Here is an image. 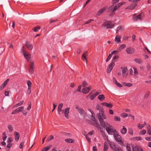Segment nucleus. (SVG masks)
<instances>
[{"mask_svg": "<svg viewBox=\"0 0 151 151\" xmlns=\"http://www.w3.org/2000/svg\"><path fill=\"white\" fill-rule=\"evenodd\" d=\"M76 109L77 110L78 113L82 116H85L86 115V114L85 111L82 108L78 107H76Z\"/></svg>", "mask_w": 151, "mask_h": 151, "instance_id": "1a4fd4ad", "label": "nucleus"}, {"mask_svg": "<svg viewBox=\"0 0 151 151\" xmlns=\"http://www.w3.org/2000/svg\"><path fill=\"white\" fill-rule=\"evenodd\" d=\"M126 47L125 44H123L121 45L119 48L118 49V50L119 51H120L122 50L125 48Z\"/></svg>", "mask_w": 151, "mask_h": 151, "instance_id": "bb28decb", "label": "nucleus"}, {"mask_svg": "<svg viewBox=\"0 0 151 151\" xmlns=\"http://www.w3.org/2000/svg\"><path fill=\"white\" fill-rule=\"evenodd\" d=\"M133 151H143V149L140 147L136 146L134 147H132Z\"/></svg>", "mask_w": 151, "mask_h": 151, "instance_id": "9b49d317", "label": "nucleus"}, {"mask_svg": "<svg viewBox=\"0 0 151 151\" xmlns=\"http://www.w3.org/2000/svg\"><path fill=\"white\" fill-rule=\"evenodd\" d=\"M113 8H114V5H112L111 6H110L108 8L109 11H110L112 10V9Z\"/></svg>", "mask_w": 151, "mask_h": 151, "instance_id": "69168bd1", "label": "nucleus"}, {"mask_svg": "<svg viewBox=\"0 0 151 151\" xmlns=\"http://www.w3.org/2000/svg\"><path fill=\"white\" fill-rule=\"evenodd\" d=\"M96 108L97 110H99V111H103V108L102 107H101L99 104H97L96 106Z\"/></svg>", "mask_w": 151, "mask_h": 151, "instance_id": "c756f323", "label": "nucleus"}, {"mask_svg": "<svg viewBox=\"0 0 151 151\" xmlns=\"http://www.w3.org/2000/svg\"><path fill=\"white\" fill-rule=\"evenodd\" d=\"M108 149V146L107 142L104 143L103 151H107Z\"/></svg>", "mask_w": 151, "mask_h": 151, "instance_id": "b1692460", "label": "nucleus"}, {"mask_svg": "<svg viewBox=\"0 0 151 151\" xmlns=\"http://www.w3.org/2000/svg\"><path fill=\"white\" fill-rule=\"evenodd\" d=\"M127 131V129L125 127L123 126L122 129L121 130V132L123 134H125L126 133Z\"/></svg>", "mask_w": 151, "mask_h": 151, "instance_id": "393cba45", "label": "nucleus"}, {"mask_svg": "<svg viewBox=\"0 0 151 151\" xmlns=\"http://www.w3.org/2000/svg\"><path fill=\"white\" fill-rule=\"evenodd\" d=\"M112 68H111L109 66V67L107 68V73H110L111 70H112Z\"/></svg>", "mask_w": 151, "mask_h": 151, "instance_id": "864d4df0", "label": "nucleus"}, {"mask_svg": "<svg viewBox=\"0 0 151 151\" xmlns=\"http://www.w3.org/2000/svg\"><path fill=\"white\" fill-rule=\"evenodd\" d=\"M146 132V131L145 130H143L142 131H140L139 132V134H145Z\"/></svg>", "mask_w": 151, "mask_h": 151, "instance_id": "3c124183", "label": "nucleus"}, {"mask_svg": "<svg viewBox=\"0 0 151 151\" xmlns=\"http://www.w3.org/2000/svg\"><path fill=\"white\" fill-rule=\"evenodd\" d=\"M102 26L106 29H111L114 27V24L111 22L107 21L104 23L102 24Z\"/></svg>", "mask_w": 151, "mask_h": 151, "instance_id": "20e7f679", "label": "nucleus"}, {"mask_svg": "<svg viewBox=\"0 0 151 151\" xmlns=\"http://www.w3.org/2000/svg\"><path fill=\"white\" fill-rule=\"evenodd\" d=\"M27 83L28 86V89H31L32 83L31 81L29 80L27 81Z\"/></svg>", "mask_w": 151, "mask_h": 151, "instance_id": "c85d7f7f", "label": "nucleus"}, {"mask_svg": "<svg viewBox=\"0 0 151 151\" xmlns=\"http://www.w3.org/2000/svg\"><path fill=\"white\" fill-rule=\"evenodd\" d=\"M91 89V87H88L85 88H83L82 89V92L86 94L88 93Z\"/></svg>", "mask_w": 151, "mask_h": 151, "instance_id": "9d476101", "label": "nucleus"}, {"mask_svg": "<svg viewBox=\"0 0 151 151\" xmlns=\"http://www.w3.org/2000/svg\"><path fill=\"white\" fill-rule=\"evenodd\" d=\"M94 131H91V132H89L88 134V135H93L94 133Z\"/></svg>", "mask_w": 151, "mask_h": 151, "instance_id": "680f3d73", "label": "nucleus"}, {"mask_svg": "<svg viewBox=\"0 0 151 151\" xmlns=\"http://www.w3.org/2000/svg\"><path fill=\"white\" fill-rule=\"evenodd\" d=\"M104 127H106V129L107 133L110 135L114 134L116 130L114 128L109 124L106 123L105 126Z\"/></svg>", "mask_w": 151, "mask_h": 151, "instance_id": "f03ea898", "label": "nucleus"}, {"mask_svg": "<svg viewBox=\"0 0 151 151\" xmlns=\"http://www.w3.org/2000/svg\"><path fill=\"white\" fill-rule=\"evenodd\" d=\"M134 61L140 64L141 63V60L140 59L136 58L134 60Z\"/></svg>", "mask_w": 151, "mask_h": 151, "instance_id": "4c0bfd02", "label": "nucleus"}, {"mask_svg": "<svg viewBox=\"0 0 151 151\" xmlns=\"http://www.w3.org/2000/svg\"><path fill=\"white\" fill-rule=\"evenodd\" d=\"M24 47L23 46L22 47L21 49L22 51L23 52V54L25 53L26 52L25 51V50L24 49Z\"/></svg>", "mask_w": 151, "mask_h": 151, "instance_id": "bf43d9fd", "label": "nucleus"}, {"mask_svg": "<svg viewBox=\"0 0 151 151\" xmlns=\"http://www.w3.org/2000/svg\"><path fill=\"white\" fill-rule=\"evenodd\" d=\"M65 141L66 142H70L72 143L73 142V141H74V140H73L72 139H65Z\"/></svg>", "mask_w": 151, "mask_h": 151, "instance_id": "58836bf2", "label": "nucleus"}, {"mask_svg": "<svg viewBox=\"0 0 151 151\" xmlns=\"http://www.w3.org/2000/svg\"><path fill=\"white\" fill-rule=\"evenodd\" d=\"M24 144V142H22L19 145V148L20 149H22Z\"/></svg>", "mask_w": 151, "mask_h": 151, "instance_id": "13d9d810", "label": "nucleus"}, {"mask_svg": "<svg viewBox=\"0 0 151 151\" xmlns=\"http://www.w3.org/2000/svg\"><path fill=\"white\" fill-rule=\"evenodd\" d=\"M135 140H142L143 139L142 137H136L134 138Z\"/></svg>", "mask_w": 151, "mask_h": 151, "instance_id": "09e8293b", "label": "nucleus"}, {"mask_svg": "<svg viewBox=\"0 0 151 151\" xmlns=\"http://www.w3.org/2000/svg\"><path fill=\"white\" fill-rule=\"evenodd\" d=\"M40 28V26H38L37 27H35L34 29H32L34 31V32H37L38 31Z\"/></svg>", "mask_w": 151, "mask_h": 151, "instance_id": "473e14b6", "label": "nucleus"}, {"mask_svg": "<svg viewBox=\"0 0 151 151\" xmlns=\"http://www.w3.org/2000/svg\"><path fill=\"white\" fill-rule=\"evenodd\" d=\"M63 106V104L62 103H61L59 104L58 106V109H61Z\"/></svg>", "mask_w": 151, "mask_h": 151, "instance_id": "6e6d98bb", "label": "nucleus"}, {"mask_svg": "<svg viewBox=\"0 0 151 151\" xmlns=\"http://www.w3.org/2000/svg\"><path fill=\"white\" fill-rule=\"evenodd\" d=\"M101 104L104 106H106L107 107L111 108L112 106L111 104H108L106 102H103L101 103Z\"/></svg>", "mask_w": 151, "mask_h": 151, "instance_id": "4be33fe9", "label": "nucleus"}, {"mask_svg": "<svg viewBox=\"0 0 151 151\" xmlns=\"http://www.w3.org/2000/svg\"><path fill=\"white\" fill-rule=\"evenodd\" d=\"M133 68L134 70V76H136L138 75V72L137 69L136 68L134 67H133Z\"/></svg>", "mask_w": 151, "mask_h": 151, "instance_id": "f704fd0d", "label": "nucleus"}, {"mask_svg": "<svg viewBox=\"0 0 151 151\" xmlns=\"http://www.w3.org/2000/svg\"><path fill=\"white\" fill-rule=\"evenodd\" d=\"M94 114V113H92V114L91 115V119L93 121H94L95 123H97V120L95 119V117L93 116V115Z\"/></svg>", "mask_w": 151, "mask_h": 151, "instance_id": "c9c22d12", "label": "nucleus"}, {"mask_svg": "<svg viewBox=\"0 0 151 151\" xmlns=\"http://www.w3.org/2000/svg\"><path fill=\"white\" fill-rule=\"evenodd\" d=\"M7 128L10 132H12L13 131V127L12 125H9L7 126Z\"/></svg>", "mask_w": 151, "mask_h": 151, "instance_id": "e433bc0d", "label": "nucleus"}, {"mask_svg": "<svg viewBox=\"0 0 151 151\" xmlns=\"http://www.w3.org/2000/svg\"><path fill=\"white\" fill-rule=\"evenodd\" d=\"M119 58V56L118 55H115L112 58V61L114 62V61L116 59H118Z\"/></svg>", "mask_w": 151, "mask_h": 151, "instance_id": "4d7b16f0", "label": "nucleus"}, {"mask_svg": "<svg viewBox=\"0 0 151 151\" xmlns=\"http://www.w3.org/2000/svg\"><path fill=\"white\" fill-rule=\"evenodd\" d=\"M143 18V16L141 14L137 15L136 14H134L132 17V18L134 20L137 21L141 20Z\"/></svg>", "mask_w": 151, "mask_h": 151, "instance_id": "39448f33", "label": "nucleus"}, {"mask_svg": "<svg viewBox=\"0 0 151 151\" xmlns=\"http://www.w3.org/2000/svg\"><path fill=\"white\" fill-rule=\"evenodd\" d=\"M124 83V85L125 86H126L128 87L131 86H132V83Z\"/></svg>", "mask_w": 151, "mask_h": 151, "instance_id": "79ce46f5", "label": "nucleus"}, {"mask_svg": "<svg viewBox=\"0 0 151 151\" xmlns=\"http://www.w3.org/2000/svg\"><path fill=\"white\" fill-rule=\"evenodd\" d=\"M121 36L119 35H117L115 38V41L118 43H120L121 42Z\"/></svg>", "mask_w": 151, "mask_h": 151, "instance_id": "ddd939ff", "label": "nucleus"}, {"mask_svg": "<svg viewBox=\"0 0 151 151\" xmlns=\"http://www.w3.org/2000/svg\"><path fill=\"white\" fill-rule=\"evenodd\" d=\"M122 29V27L121 26H119L117 27L116 30L117 32H118V31H120Z\"/></svg>", "mask_w": 151, "mask_h": 151, "instance_id": "5fc2aeb1", "label": "nucleus"}, {"mask_svg": "<svg viewBox=\"0 0 151 151\" xmlns=\"http://www.w3.org/2000/svg\"><path fill=\"white\" fill-rule=\"evenodd\" d=\"M52 147V145L44 147L41 151H47Z\"/></svg>", "mask_w": 151, "mask_h": 151, "instance_id": "5701e85b", "label": "nucleus"}, {"mask_svg": "<svg viewBox=\"0 0 151 151\" xmlns=\"http://www.w3.org/2000/svg\"><path fill=\"white\" fill-rule=\"evenodd\" d=\"M109 144L110 147L113 150H114L116 147L115 145L113 142L109 141Z\"/></svg>", "mask_w": 151, "mask_h": 151, "instance_id": "2eb2a0df", "label": "nucleus"}, {"mask_svg": "<svg viewBox=\"0 0 151 151\" xmlns=\"http://www.w3.org/2000/svg\"><path fill=\"white\" fill-rule=\"evenodd\" d=\"M116 140L118 142L120 145L123 146H125L122 140V137L119 135L117 133H115L114 135Z\"/></svg>", "mask_w": 151, "mask_h": 151, "instance_id": "7ed1b4c3", "label": "nucleus"}, {"mask_svg": "<svg viewBox=\"0 0 151 151\" xmlns=\"http://www.w3.org/2000/svg\"><path fill=\"white\" fill-rule=\"evenodd\" d=\"M83 134L85 136L86 139H87L88 141L89 142H90L91 139L90 138L88 137V134H86V133L84 132H83Z\"/></svg>", "mask_w": 151, "mask_h": 151, "instance_id": "7c9ffc66", "label": "nucleus"}, {"mask_svg": "<svg viewBox=\"0 0 151 151\" xmlns=\"http://www.w3.org/2000/svg\"><path fill=\"white\" fill-rule=\"evenodd\" d=\"M127 71V68H124L122 70V74L123 76V77L124 76V74L126 73Z\"/></svg>", "mask_w": 151, "mask_h": 151, "instance_id": "72a5a7b5", "label": "nucleus"}, {"mask_svg": "<svg viewBox=\"0 0 151 151\" xmlns=\"http://www.w3.org/2000/svg\"><path fill=\"white\" fill-rule=\"evenodd\" d=\"M112 55L111 54H109L108 57L106 59V61L107 62L111 58Z\"/></svg>", "mask_w": 151, "mask_h": 151, "instance_id": "de8ad7c7", "label": "nucleus"}, {"mask_svg": "<svg viewBox=\"0 0 151 151\" xmlns=\"http://www.w3.org/2000/svg\"><path fill=\"white\" fill-rule=\"evenodd\" d=\"M53 138L54 137L52 135H51L49 137L47 140V142H48L51 140V139H53Z\"/></svg>", "mask_w": 151, "mask_h": 151, "instance_id": "49530a36", "label": "nucleus"}, {"mask_svg": "<svg viewBox=\"0 0 151 151\" xmlns=\"http://www.w3.org/2000/svg\"><path fill=\"white\" fill-rule=\"evenodd\" d=\"M96 96L94 94L93 95L91 96L90 97V99L91 100H92L93 99L95 98Z\"/></svg>", "mask_w": 151, "mask_h": 151, "instance_id": "e2e57ef3", "label": "nucleus"}, {"mask_svg": "<svg viewBox=\"0 0 151 151\" xmlns=\"http://www.w3.org/2000/svg\"><path fill=\"white\" fill-rule=\"evenodd\" d=\"M114 150L115 151H123L120 148L119 149L117 147Z\"/></svg>", "mask_w": 151, "mask_h": 151, "instance_id": "338daca9", "label": "nucleus"}, {"mask_svg": "<svg viewBox=\"0 0 151 151\" xmlns=\"http://www.w3.org/2000/svg\"><path fill=\"white\" fill-rule=\"evenodd\" d=\"M137 6V4H132L127 7L126 8V9L131 10L133 9L136 6Z\"/></svg>", "mask_w": 151, "mask_h": 151, "instance_id": "6ab92c4d", "label": "nucleus"}, {"mask_svg": "<svg viewBox=\"0 0 151 151\" xmlns=\"http://www.w3.org/2000/svg\"><path fill=\"white\" fill-rule=\"evenodd\" d=\"M107 6H106L101 9L98 12L97 14L98 15H99L100 14L102 13L107 9Z\"/></svg>", "mask_w": 151, "mask_h": 151, "instance_id": "a211bd4d", "label": "nucleus"}, {"mask_svg": "<svg viewBox=\"0 0 151 151\" xmlns=\"http://www.w3.org/2000/svg\"><path fill=\"white\" fill-rule=\"evenodd\" d=\"M119 8V7H118V6H115L114 9L113 10L112 12H114Z\"/></svg>", "mask_w": 151, "mask_h": 151, "instance_id": "0e129e2a", "label": "nucleus"}, {"mask_svg": "<svg viewBox=\"0 0 151 151\" xmlns=\"http://www.w3.org/2000/svg\"><path fill=\"white\" fill-rule=\"evenodd\" d=\"M15 136V139L16 141H18L19 139L20 134L19 133L16 131H15L14 133Z\"/></svg>", "mask_w": 151, "mask_h": 151, "instance_id": "f8f14e48", "label": "nucleus"}, {"mask_svg": "<svg viewBox=\"0 0 151 151\" xmlns=\"http://www.w3.org/2000/svg\"><path fill=\"white\" fill-rule=\"evenodd\" d=\"M25 46L28 49L30 50H31L33 48V46L32 44H30L29 42H27L25 44Z\"/></svg>", "mask_w": 151, "mask_h": 151, "instance_id": "dca6fc26", "label": "nucleus"}, {"mask_svg": "<svg viewBox=\"0 0 151 151\" xmlns=\"http://www.w3.org/2000/svg\"><path fill=\"white\" fill-rule=\"evenodd\" d=\"M147 133L149 134L150 135H151V127L149 124L147 125Z\"/></svg>", "mask_w": 151, "mask_h": 151, "instance_id": "aec40b11", "label": "nucleus"}, {"mask_svg": "<svg viewBox=\"0 0 151 151\" xmlns=\"http://www.w3.org/2000/svg\"><path fill=\"white\" fill-rule=\"evenodd\" d=\"M98 98L100 100L103 101L105 97L104 95H100L98 96Z\"/></svg>", "mask_w": 151, "mask_h": 151, "instance_id": "a878e982", "label": "nucleus"}, {"mask_svg": "<svg viewBox=\"0 0 151 151\" xmlns=\"http://www.w3.org/2000/svg\"><path fill=\"white\" fill-rule=\"evenodd\" d=\"M25 58L28 61H29L31 58V55L27 52L23 54Z\"/></svg>", "mask_w": 151, "mask_h": 151, "instance_id": "f3484780", "label": "nucleus"}, {"mask_svg": "<svg viewBox=\"0 0 151 151\" xmlns=\"http://www.w3.org/2000/svg\"><path fill=\"white\" fill-rule=\"evenodd\" d=\"M149 96V92H148L144 96V98L145 99H147Z\"/></svg>", "mask_w": 151, "mask_h": 151, "instance_id": "8fccbe9b", "label": "nucleus"}, {"mask_svg": "<svg viewBox=\"0 0 151 151\" xmlns=\"http://www.w3.org/2000/svg\"><path fill=\"white\" fill-rule=\"evenodd\" d=\"M121 116L124 118H125L128 116V114L125 113H123L121 114Z\"/></svg>", "mask_w": 151, "mask_h": 151, "instance_id": "603ef678", "label": "nucleus"}, {"mask_svg": "<svg viewBox=\"0 0 151 151\" xmlns=\"http://www.w3.org/2000/svg\"><path fill=\"white\" fill-rule=\"evenodd\" d=\"M146 123L145 122L143 125H142L140 124H139L137 125V127L140 129H141L145 125H146Z\"/></svg>", "mask_w": 151, "mask_h": 151, "instance_id": "2f4dec72", "label": "nucleus"}, {"mask_svg": "<svg viewBox=\"0 0 151 151\" xmlns=\"http://www.w3.org/2000/svg\"><path fill=\"white\" fill-rule=\"evenodd\" d=\"M114 120L115 121H120L121 119L118 116H115L114 117Z\"/></svg>", "mask_w": 151, "mask_h": 151, "instance_id": "c03bdc74", "label": "nucleus"}, {"mask_svg": "<svg viewBox=\"0 0 151 151\" xmlns=\"http://www.w3.org/2000/svg\"><path fill=\"white\" fill-rule=\"evenodd\" d=\"M115 66V63L113 61H112L111 63L109 64V67L111 68H113Z\"/></svg>", "mask_w": 151, "mask_h": 151, "instance_id": "ea45409f", "label": "nucleus"}, {"mask_svg": "<svg viewBox=\"0 0 151 151\" xmlns=\"http://www.w3.org/2000/svg\"><path fill=\"white\" fill-rule=\"evenodd\" d=\"M35 65L34 62L33 61L30 62L29 68V71L30 74H32L34 72V67Z\"/></svg>", "mask_w": 151, "mask_h": 151, "instance_id": "0eeeda50", "label": "nucleus"}, {"mask_svg": "<svg viewBox=\"0 0 151 151\" xmlns=\"http://www.w3.org/2000/svg\"><path fill=\"white\" fill-rule=\"evenodd\" d=\"M88 85V83L86 81H84L83 82L82 84V86L83 87H85V86H87Z\"/></svg>", "mask_w": 151, "mask_h": 151, "instance_id": "a18cd8bd", "label": "nucleus"}, {"mask_svg": "<svg viewBox=\"0 0 151 151\" xmlns=\"http://www.w3.org/2000/svg\"><path fill=\"white\" fill-rule=\"evenodd\" d=\"M97 117L99 120L100 123L102 127L105 126L106 124L103 121V120L106 119V116L104 114L103 111H100L99 113L98 114Z\"/></svg>", "mask_w": 151, "mask_h": 151, "instance_id": "f257e3e1", "label": "nucleus"}, {"mask_svg": "<svg viewBox=\"0 0 151 151\" xmlns=\"http://www.w3.org/2000/svg\"><path fill=\"white\" fill-rule=\"evenodd\" d=\"M87 52V51H86L84 53L82 56L81 58L84 61L86 62V63H87V58L86 57L87 56L86 54Z\"/></svg>", "mask_w": 151, "mask_h": 151, "instance_id": "4468645a", "label": "nucleus"}, {"mask_svg": "<svg viewBox=\"0 0 151 151\" xmlns=\"http://www.w3.org/2000/svg\"><path fill=\"white\" fill-rule=\"evenodd\" d=\"M116 85L118 87H121L122 86V85L120 83L117 82Z\"/></svg>", "mask_w": 151, "mask_h": 151, "instance_id": "774afa93", "label": "nucleus"}, {"mask_svg": "<svg viewBox=\"0 0 151 151\" xmlns=\"http://www.w3.org/2000/svg\"><path fill=\"white\" fill-rule=\"evenodd\" d=\"M70 108H66L65 110H62V113H64L65 116L67 119L69 118L68 114L69 112Z\"/></svg>", "mask_w": 151, "mask_h": 151, "instance_id": "6e6552de", "label": "nucleus"}, {"mask_svg": "<svg viewBox=\"0 0 151 151\" xmlns=\"http://www.w3.org/2000/svg\"><path fill=\"white\" fill-rule=\"evenodd\" d=\"M9 79H6V81H5L3 83H2V84L1 85L2 86H3V88H4V87H5L6 86L7 84L8 83L9 81Z\"/></svg>", "mask_w": 151, "mask_h": 151, "instance_id": "cd10ccee", "label": "nucleus"}, {"mask_svg": "<svg viewBox=\"0 0 151 151\" xmlns=\"http://www.w3.org/2000/svg\"><path fill=\"white\" fill-rule=\"evenodd\" d=\"M93 21V19H90L87 21L85 23L86 24H88Z\"/></svg>", "mask_w": 151, "mask_h": 151, "instance_id": "052dcab7", "label": "nucleus"}, {"mask_svg": "<svg viewBox=\"0 0 151 151\" xmlns=\"http://www.w3.org/2000/svg\"><path fill=\"white\" fill-rule=\"evenodd\" d=\"M24 101L23 100H22L20 102L18 103L15 106V107H17L18 106H21L23 103H24Z\"/></svg>", "mask_w": 151, "mask_h": 151, "instance_id": "a19ab883", "label": "nucleus"}, {"mask_svg": "<svg viewBox=\"0 0 151 151\" xmlns=\"http://www.w3.org/2000/svg\"><path fill=\"white\" fill-rule=\"evenodd\" d=\"M24 109V107L22 106L16 109L15 110L17 113H18L22 111Z\"/></svg>", "mask_w": 151, "mask_h": 151, "instance_id": "412c9836", "label": "nucleus"}, {"mask_svg": "<svg viewBox=\"0 0 151 151\" xmlns=\"http://www.w3.org/2000/svg\"><path fill=\"white\" fill-rule=\"evenodd\" d=\"M135 51L134 49L132 47H129L126 49V52L129 54H133L134 53Z\"/></svg>", "mask_w": 151, "mask_h": 151, "instance_id": "423d86ee", "label": "nucleus"}, {"mask_svg": "<svg viewBox=\"0 0 151 151\" xmlns=\"http://www.w3.org/2000/svg\"><path fill=\"white\" fill-rule=\"evenodd\" d=\"M126 149L128 151H131L130 145L128 144H127V145Z\"/></svg>", "mask_w": 151, "mask_h": 151, "instance_id": "37998d69", "label": "nucleus"}]
</instances>
